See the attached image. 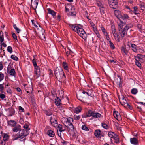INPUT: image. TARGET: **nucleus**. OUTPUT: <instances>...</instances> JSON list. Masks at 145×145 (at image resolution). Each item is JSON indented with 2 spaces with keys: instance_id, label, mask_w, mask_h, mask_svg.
Returning <instances> with one entry per match:
<instances>
[{
  "instance_id": "obj_50",
  "label": "nucleus",
  "mask_w": 145,
  "mask_h": 145,
  "mask_svg": "<svg viewBox=\"0 0 145 145\" xmlns=\"http://www.w3.org/2000/svg\"><path fill=\"white\" fill-rule=\"evenodd\" d=\"M97 4L99 7H100V8H101L103 7L102 3L100 1H97Z\"/></svg>"
},
{
  "instance_id": "obj_55",
  "label": "nucleus",
  "mask_w": 145,
  "mask_h": 145,
  "mask_svg": "<svg viewBox=\"0 0 145 145\" xmlns=\"http://www.w3.org/2000/svg\"><path fill=\"white\" fill-rule=\"evenodd\" d=\"M46 114L48 116L52 115V113L50 111H46L45 112Z\"/></svg>"
},
{
  "instance_id": "obj_60",
  "label": "nucleus",
  "mask_w": 145,
  "mask_h": 145,
  "mask_svg": "<svg viewBox=\"0 0 145 145\" xmlns=\"http://www.w3.org/2000/svg\"><path fill=\"white\" fill-rule=\"evenodd\" d=\"M3 67L2 62H0V70H2Z\"/></svg>"
},
{
  "instance_id": "obj_56",
  "label": "nucleus",
  "mask_w": 145,
  "mask_h": 145,
  "mask_svg": "<svg viewBox=\"0 0 145 145\" xmlns=\"http://www.w3.org/2000/svg\"><path fill=\"white\" fill-rule=\"evenodd\" d=\"M4 84V83H3L2 84H0V91H3L4 89V87L3 86V85Z\"/></svg>"
},
{
  "instance_id": "obj_44",
  "label": "nucleus",
  "mask_w": 145,
  "mask_h": 145,
  "mask_svg": "<svg viewBox=\"0 0 145 145\" xmlns=\"http://www.w3.org/2000/svg\"><path fill=\"white\" fill-rule=\"evenodd\" d=\"M7 51L10 53H11L12 52V47L10 46H8L7 48Z\"/></svg>"
},
{
  "instance_id": "obj_4",
  "label": "nucleus",
  "mask_w": 145,
  "mask_h": 145,
  "mask_svg": "<svg viewBox=\"0 0 145 145\" xmlns=\"http://www.w3.org/2000/svg\"><path fill=\"white\" fill-rule=\"evenodd\" d=\"M129 29V27L127 25L123 29H119V33L120 34V36L123 38L125 35H127V30Z\"/></svg>"
},
{
  "instance_id": "obj_48",
  "label": "nucleus",
  "mask_w": 145,
  "mask_h": 145,
  "mask_svg": "<svg viewBox=\"0 0 145 145\" xmlns=\"http://www.w3.org/2000/svg\"><path fill=\"white\" fill-rule=\"evenodd\" d=\"M109 42L110 43V46L111 48L113 49H114L115 48V47L113 44L110 40L109 41Z\"/></svg>"
},
{
  "instance_id": "obj_59",
  "label": "nucleus",
  "mask_w": 145,
  "mask_h": 145,
  "mask_svg": "<svg viewBox=\"0 0 145 145\" xmlns=\"http://www.w3.org/2000/svg\"><path fill=\"white\" fill-rule=\"evenodd\" d=\"M32 62H33V65L34 66V67H37V64L36 63V62L34 59H33V60Z\"/></svg>"
},
{
  "instance_id": "obj_41",
  "label": "nucleus",
  "mask_w": 145,
  "mask_h": 145,
  "mask_svg": "<svg viewBox=\"0 0 145 145\" xmlns=\"http://www.w3.org/2000/svg\"><path fill=\"white\" fill-rule=\"evenodd\" d=\"M63 65L65 70H67L68 69V66L66 62H63Z\"/></svg>"
},
{
  "instance_id": "obj_51",
  "label": "nucleus",
  "mask_w": 145,
  "mask_h": 145,
  "mask_svg": "<svg viewBox=\"0 0 145 145\" xmlns=\"http://www.w3.org/2000/svg\"><path fill=\"white\" fill-rule=\"evenodd\" d=\"M82 128L83 130H85L86 131H89V129L88 127H87L85 125H83L82 126Z\"/></svg>"
},
{
  "instance_id": "obj_7",
  "label": "nucleus",
  "mask_w": 145,
  "mask_h": 145,
  "mask_svg": "<svg viewBox=\"0 0 145 145\" xmlns=\"http://www.w3.org/2000/svg\"><path fill=\"white\" fill-rule=\"evenodd\" d=\"M119 101L121 104L124 107H127L129 105V104L127 103L125 97L122 96L121 97L119 98Z\"/></svg>"
},
{
  "instance_id": "obj_3",
  "label": "nucleus",
  "mask_w": 145,
  "mask_h": 145,
  "mask_svg": "<svg viewBox=\"0 0 145 145\" xmlns=\"http://www.w3.org/2000/svg\"><path fill=\"white\" fill-rule=\"evenodd\" d=\"M54 74L57 78L60 79L63 77V76L65 78V76L64 73L62 69L60 67H57L54 71Z\"/></svg>"
},
{
  "instance_id": "obj_22",
  "label": "nucleus",
  "mask_w": 145,
  "mask_h": 145,
  "mask_svg": "<svg viewBox=\"0 0 145 145\" xmlns=\"http://www.w3.org/2000/svg\"><path fill=\"white\" fill-rule=\"evenodd\" d=\"M119 22H120L119 23H118H118L119 27L118 28V30H119V29H123V24L124 23L123 21L121 20V19H119Z\"/></svg>"
},
{
  "instance_id": "obj_57",
  "label": "nucleus",
  "mask_w": 145,
  "mask_h": 145,
  "mask_svg": "<svg viewBox=\"0 0 145 145\" xmlns=\"http://www.w3.org/2000/svg\"><path fill=\"white\" fill-rule=\"evenodd\" d=\"M137 27L139 29L140 31L141 30L142 28V25L140 24H138L137 25Z\"/></svg>"
},
{
  "instance_id": "obj_16",
  "label": "nucleus",
  "mask_w": 145,
  "mask_h": 145,
  "mask_svg": "<svg viewBox=\"0 0 145 145\" xmlns=\"http://www.w3.org/2000/svg\"><path fill=\"white\" fill-rule=\"evenodd\" d=\"M7 72L9 73L10 75L13 76H15V71L14 69H12L10 71H9V67H8L7 68Z\"/></svg>"
},
{
  "instance_id": "obj_34",
  "label": "nucleus",
  "mask_w": 145,
  "mask_h": 145,
  "mask_svg": "<svg viewBox=\"0 0 145 145\" xmlns=\"http://www.w3.org/2000/svg\"><path fill=\"white\" fill-rule=\"evenodd\" d=\"M32 24L37 29H39L38 27L39 26L40 27L41 29H42V28L40 27V25H39V24H37V25H36L35 24L34 22V20H32Z\"/></svg>"
},
{
  "instance_id": "obj_24",
  "label": "nucleus",
  "mask_w": 145,
  "mask_h": 145,
  "mask_svg": "<svg viewBox=\"0 0 145 145\" xmlns=\"http://www.w3.org/2000/svg\"><path fill=\"white\" fill-rule=\"evenodd\" d=\"M101 131L100 130H96L95 131L94 135L97 137H99L101 135Z\"/></svg>"
},
{
  "instance_id": "obj_18",
  "label": "nucleus",
  "mask_w": 145,
  "mask_h": 145,
  "mask_svg": "<svg viewBox=\"0 0 145 145\" xmlns=\"http://www.w3.org/2000/svg\"><path fill=\"white\" fill-rule=\"evenodd\" d=\"M41 30L42 31L41 33H40L38 35V36L41 39L44 40L45 39V36L44 35V30L42 29Z\"/></svg>"
},
{
  "instance_id": "obj_29",
  "label": "nucleus",
  "mask_w": 145,
  "mask_h": 145,
  "mask_svg": "<svg viewBox=\"0 0 145 145\" xmlns=\"http://www.w3.org/2000/svg\"><path fill=\"white\" fill-rule=\"evenodd\" d=\"M101 114L99 113H95L94 112L93 117L96 118H99L101 117Z\"/></svg>"
},
{
  "instance_id": "obj_39",
  "label": "nucleus",
  "mask_w": 145,
  "mask_h": 145,
  "mask_svg": "<svg viewBox=\"0 0 145 145\" xmlns=\"http://www.w3.org/2000/svg\"><path fill=\"white\" fill-rule=\"evenodd\" d=\"M113 138H114V142L116 143L117 144L119 142V138L117 135L116 136H115Z\"/></svg>"
},
{
  "instance_id": "obj_14",
  "label": "nucleus",
  "mask_w": 145,
  "mask_h": 145,
  "mask_svg": "<svg viewBox=\"0 0 145 145\" xmlns=\"http://www.w3.org/2000/svg\"><path fill=\"white\" fill-rule=\"evenodd\" d=\"M51 123L54 127H56L57 125V121L54 118H53L52 117L50 118Z\"/></svg>"
},
{
  "instance_id": "obj_62",
  "label": "nucleus",
  "mask_w": 145,
  "mask_h": 145,
  "mask_svg": "<svg viewBox=\"0 0 145 145\" xmlns=\"http://www.w3.org/2000/svg\"><path fill=\"white\" fill-rule=\"evenodd\" d=\"M80 118V116H74V119L76 120H78Z\"/></svg>"
},
{
  "instance_id": "obj_10",
  "label": "nucleus",
  "mask_w": 145,
  "mask_h": 145,
  "mask_svg": "<svg viewBox=\"0 0 145 145\" xmlns=\"http://www.w3.org/2000/svg\"><path fill=\"white\" fill-rule=\"evenodd\" d=\"M112 31L113 34L115 39H117L118 40L119 39L115 27L114 25H113L111 26Z\"/></svg>"
},
{
  "instance_id": "obj_45",
  "label": "nucleus",
  "mask_w": 145,
  "mask_h": 145,
  "mask_svg": "<svg viewBox=\"0 0 145 145\" xmlns=\"http://www.w3.org/2000/svg\"><path fill=\"white\" fill-rule=\"evenodd\" d=\"M102 126L104 128L107 129L108 128V125L105 123H102Z\"/></svg>"
},
{
  "instance_id": "obj_28",
  "label": "nucleus",
  "mask_w": 145,
  "mask_h": 145,
  "mask_svg": "<svg viewBox=\"0 0 145 145\" xmlns=\"http://www.w3.org/2000/svg\"><path fill=\"white\" fill-rule=\"evenodd\" d=\"M108 135L110 137L112 138H113L115 136H116V135L114 133L112 132H109L108 133Z\"/></svg>"
},
{
  "instance_id": "obj_58",
  "label": "nucleus",
  "mask_w": 145,
  "mask_h": 145,
  "mask_svg": "<svg viewBox=\"0 0 145 145\" xmlns=\"http://www.w3.org/2000/svg\"><path fill=\"white\" fill-rule=\"evenodd\" d=\"M19 110L20 112H23L24 111V109L21 106L19 107Z\"/></svg>"
},
{
  "instance_id": "obj_35",
  "label": "nucleus",
  "mask_w": 145,
  "mask_h": 145,
  "mask_svg": "<svg viewBox=\"0 0 145 145\" xmlns=\"http://www.w3.org/2000/svg\"><path fill=\"white\" fill-rule=\"evenodd\" d=\"M82 109L80 107H77L75 108L74 110V112L75 113H78L80 112Z\"/></svg>"
},
{
  "instance_id": "obj_9",
  "label": "nucleus",
  "mask_w": 145,
  "mask_h": 145,
  "mask_svg": "<svg viewBox=\"0 0 145 145\" xmlns=\"http://www.w3.org/2000/svg\"><path fill=\"white\" fill-rule=\"evenodd\" d=\"M35 77L38 78L41 76L40 69L39 67H37L35 68Z\"/></svg>"
},
{
  "instance_id": "obj_47",
  "label": "nucleus",
  "mask_w": 145,
  "mask_h": 145,
  "mask_svg": "<svg viewBox=\"0 0 145 145\" xmlns=\"http://www.w3.org/2000/svg\"><path fill=\"white\" fill-rule=\"evenodd\" d=\"M135 64L136 65L138 66V67H140L141 66V63L139 62V61H140L139 60H135Z\"/></svg>"
},
{
  "instance_id": "obj_63",
  "label": "nucleus",
  "mask_w": 145,
  "mask_h": 145,
  "mask_svg": "<svg viewBox=\"0 0 145 145\" xmlns=\"http://www.w3.org/2000/svg\"><path fill=\"white\" fill-rule=\"evenodd\" d=\"M12 36L14 39H15L17 40V37L16 34L14 33H13L12 34Z\"/></svg>"
},
{
  "instance_id": "obj_42",
  "label": "nucleus",
  "mask_w": 145,
  "mask_h": 145,
  "mask_svg": "<svg viewBox=\"0 0 145 145\" xmlns=\"http://www.w3.org/2000/svg\"><path fill=\"white\" fill-rule=\"evenodd\" d=\"M137 89L136 88L133 89L131 91V93L133 94H136L137 93Z\"/></svg>"
},
{
  "instance_id": "obj_54",
  "label": "nucleus",
  "mask_w": 145,
  "mask_h": 145,
  "mask_svg": "<svg viewBox=\"0 0 145 145\" xmlns=\"http://www.w3.org/2000/svg\"><path fill=\"white\" fill-rule=\"evenodd\" d=\"M29 126L27 125H24L23 126V127L24 128V129L26 130H27L28 131H29L30 129L29 128Z\"/></svg>"
},
{
  "instance_id": "obj_33",
  "label": "nucleus",
  "mask_w": 145,
  "mask_h": 145,
  "mask_svg": "<svg viewBox=\"0 0 145 145\" xmlns=\"http://www.w3.org/2000/svg\"><path fill=\"white\" fill-rule=\"evenodd\" d=\"M120 12L118 10H115L114 11V14L115 15L116 17H117L118 18H119V16H120L121 15V14H120Z\"/></svg>"
},
{
  "instance_id": "obj_8",
  "label": "nucleus",
  "mask_w": 145,
  "mask_h": 145,
  "mask_svg": "<svg viewBox=\"0 0 145 145\" xmlns=\"http://www.w3.org/2000/svg\"><path fill=\"white\" fill-rule=\"evenodd\" d=\"M88 95L89 96L88 93L84 91H83L82 93L77 94V98L80 100V99L86 97Z\"/></svg>"
},
{
  "instance_id": "obj_43",
  "label": "nucleus",
  "mask_w": 145,
  "mask_h": 145,
  "mask_svg": "<svg viewBox=\"0 0 145 145\" xmlns=\"http://www.w3.org/2000/svg\"><path fill=\"white\" fill-rule=\"evenodd\" d=\"M11 58L16 61H18V58L15 55H11L10 57Z\"/></svg>"
},
{
  "instance_id": "obj_40",
  "label": "nucleus",
  "mask_w": 145,
  "mask_h": 145,
  "mask_svg": "<svg viewBox=\"0 0 145 145\" xmlns=\"http://www.w3.org/2000/svg\"><path fill=\"white\" fill-rule=\"evenodd\" d=\"M13 27L16 30L17 33H19V32L21 30L17 27V26L15 24H14V25Z\"/></svg>"
},
{
  "instance_id": "obj_6",
  "label": "nucleus",
  "mask_w": 145,
  "mask_h": 145,
  "mask_svg": "<svg viewBox=\"0 0 145 145\" xmlns=\"http://www.w3.org/2000/svg\"><path fill=\"white\" fill-rule=\"evenodd\" d=\"M73 120L72 118L69 117L68 118H64V124L66 127H69V125L71 124L73 122Z\"/></svg>"
},
{
  "instance_id": "obj_23",
  "label": "nucleus",
  "mask_w": 145,
  "mask_h": 145,
  "mask_svg": "<svg viewBox=\"0 0 145 145\" xmlns=\"http://www.w3.org/2000/svg\"><path fill=\"white\" fill-rule=\"evenodd\" d=\"M57 131L59 130V132H61L64 131L65 130V128H63L62 127V125L59 124L58 125L57 128Z\"/></svg>"
},
{
  "instance_id": "obj_37",
  "label": "nucleus",
  "mask_w": 145,
  "mask_h": 145,
  "mask_svg": "<svg viewBox=\"0 0 145 145\" xmlns=\"http://www.w3.org/2000/svg\"><path fill=\"white\" fill-rule=\"evenodd\" d=\"M15 110L13 108H11L10 109V114H9V116H12L15 113Z\"/></svg>"
},
{
  "instance_id": "obj_13",
  "label": "nucleus",
  "mask_w": 145,
  "mask_h": 145,
  "mask_svg": "<svg viewBox=\"0 0 145 145\" xmlns=\"http://www.w3.org/2000/svg\"><path fill=\"white\" fill-rule=\"evenodd\" d=\"M55 103L56 105L59 108L61 104V101L59 97H57L55 99Z\"/></svg>"
},
{
  "instance_id": "obj_36",
  "label": "nucleus",
  "mask_w": 145,
  "mask_h": 145,
  "mask_svg": "<svg viewBox=\"0 0 145 145\" xmlns=\"http://www.w3.org/2000/svg\"><path fill=\"white\" fill-rule=\"evenodd\" d=\"M9 136L7 134H5L3 137V140L4 141H7L9 139Z\"/></svg>"
},
{
  "instance_id": "obj_17",
  "label": "nucleus",
  "mask_w": 145,
  "mask_h": 145,
  "mask_svg": "<svg viewBox=\"0 0 145 145\" xmlns=\"http://www.w3.org/2000/svg\"><path fill=\"white\" fill-rule=\"evenodd\" d=\"M14 127V128L12 129V130L14 132H17L18 131H19V132L21 130V127L20 125H15V126Z\"/></svg>"
},
{
  "instance_id": "obj_32",
  "label": "nucleus",
  "mask_w": 145,
  "mask_h": 145,
  "mask_svg": "<svg viewBox=\"0 0 145 145\" xmlns=\"http://www.w3.org/2000/svg\"><path fill=\"white\" fill-rule=\"evenodd\" d=\"M131 44V47L133 48L132 50L134 52H136L137 51L136 48L137 47V46L134 44Z\"/></svg>"
},
{
  "instance_id": "obj_52",
  "label": "nucleus",
  "mask_w": 145,
  "mask_h": 145,
  "mask_svg": "<svg viewBox=\"0 0 145 145\" xmlns=\"http://www.w3.org/2000/svg\"><path fill=\"white\" fill-rule=\"evenodd\" d=\"M101 28L102 32L103 33L106 34H108L107 32L106 31L105 29L102 26L101 27Z\"/></svg>"
},
{
  "instance_id": "obj_53",
  "label": "nucleus",
  "mask_w": 145,
  "mask_h": 145,
  "mask_svg": "<svg viewBox=\"0 0 145 145\" xmlns=\"http://www.w3.org/2000/svg\"><path fill=\"white\" fill-rule=\"evenodd\" d=\"M4 74L1 72H0V82L2 80L4 79Z\"/></svg>"
},
{
  "instance_id": "obj_21",
  "label": "nucleus",
  "mask_w": 145,
  "mask_h": 145,
  "mask_svg": "<svg viewBox=\"0 0 145 145\" xmlns=\"http://www.w3.org/2000/svg\"><path fill=\"white\" fill-rule=\"evenodd\" d=\"M67 127V129L69 132L70 133L71 131H73L74 130V127L72 124V123L71 124L69 125V127Z\"/></svg>"
},
{
  "instance_id": "obj_5",
  "label": "nucleus",
  "mask_w": 145,
  "mask_h": 145,
  "mask_svg": "<svg viewBox=\"0 0 145 145\" xmlns=\"http://www.w3.org/2000/svg\"><path fill=\"white\" fill-rule=\"evenodd\" d=\"M110 7L113 9H116L118 7V1L117 0H108Z\"/></svg>"
},
{
  "instance_id": "obj_11",
  "label": "nucleus",
  "mask_w": 145,
  "mask_h": 145,
  "mask_svg": "<svg viewBox=\"0 0 145 145\" xmlns=\"http://www.w3.org/2000/svg\"><path fill=\"white\" fill-rule=\"evenodd\" d=\"M114 117L118 120H120L121 119V116L118 111H114Z\"/></svg>"
},
{
  "instance_id": "obj_64",
  "label": "nucleus",
  "mask_w": 145,
  "mask_h": 145,
  "mask_svg": "<svg viewBox=\"0 0 145 145\" xmlns=\"http://www.w3.org/2000/svg\"><path fill=\"white\" fill-rule=\"evenodd\" d=\"M123 15L125 20L127 19H128L129 18L128 15L126 14H123Z\"/></svg>"
},
{
  "instance_id": "obj_25",
  "label": "nucleus",
  "mask_w": 145,
  "mask_h": 145,
  "mask_svg": "<svg viewBox=\"0 0 145 145\" xmlns=\"http://www.w3.org/2000/svg\"><path fill=\"white\" fill-rule=\"evenodd\" d=\"M121 52L123 54H124L126 55H127L128 53V51L125 48V47L123 46L121 47Z\"/></svg>"
},
{
  "instance_id": "obj_26",
  "label": "nucleus",
  "mask_w": 145,
  "mask_h": 145,
  "mask_svg": "<svg viewBox=\"0 0 145 145\" xmlns=\"http://www.w3.org/2000/svg\"><path fill=\"white\" fill-rule=\"evenodd\" d=\"M47 10L48 11V13L49 14H51L53 16H54L55 15L56 12L54 10H51L50 8L47 9Z\"/></svg>"
},
{
  "instance_id": "obj_30",
  "label": "nucleus",
  "mask_w": 145,
  "mask_h": 145,
  "mask_svg": "<svg viewBox=\"0 0 145 145\" xmlns=\"http://www.w3.org/2000/svg\"><path fill=\"white\" fill-rule=\"evenodd\" d=\"M133 9L134 10L133 11L131 10V11L133 12L135 14H139V12L138 10V8L137 7L135 6L134 7Z\"/></svg>"
},
{
  "instance_id": "obj_61",
  "label": "nucleus",
  "mask_w": 145,
  "mask_h": 145,
  "mask_svg": "<svg viewBox=\"0 0 145 145\" xmlns=\"http://www.w3.org/2000/svg\"><path fill=\"white\" fill-rule=\"evenodd\" d=\"M5 95L1 93L0 94V98L2 99L5 98Z\"/></svg>"
},
{
  "instance_id": "obj_1",
  "label": "nucleus",
  "mask_w": 145,
  "mask_h": 145,
  "mask_svg": "<svg viewBox=\"0 0 145 145\" xmlns=\"http://www.w3.org/2000/svg\"><path fill=\"white\" fill-rule=\"evenodd\" d=\"M80 27L78 26L72 25L71 27L73 31L76 32L81 37L84 39L87 38V34L84 29L82 28V26L80 25H79Z\"/></svg>"
},
{
  "instance_id": "obj_12",
  "label": "nucleus",
  "mask_w": 145,
  "mask_h": 145,
  "mask_svg": "<svg viewBox=\"0 0 145 145\" xmlns=\"http://www.w3.org/2000/svg\"><path fill=\"white\" fill-rule=\"evenodd\" d=\"M134 58L135 60H138L140 61L141 60H142L143 58H145V55L138 54H137V56H135Z\"/></svg>"
},
{
  "instance_id": "obj_38",
  "label": "nucleus",
  "mask_w": 145,
  "mask_h": 145,
  "mask_svg": "<svg viewBox=\"0 0 145 145\" xmlns=\"http://www.w3.org/2000/svg\"><path fill=\"white\" fill-rule=\"evenodd\" d=\"M38 4V2L36 0L34 2L33 4V7L34 9H35L37 8Z\"/></svg>"
},
{
  "instance_id": "obj_20",
  "label": "nucleus",
  "mask_w": 145,
  "mask_h": 145,
  "mask_svg": "<svg viewBox=\"0 0 145 145\" xmlns=\"http://www.w3.org/2000/svg\"><path fill=\"white\" fill-rule=\"evenodd\" d=\"M94 112L90 110H88V112L86 113V116H85L84 117L83 116L82 117L83 118H86L87 117H89L91 116H93V114Z\"/></svg>"
},
{
  "instance_id": "obj_15",
  "label": "nucleus",
  "mask_w": 145,
  "mask_h": 145,
  "mask_svg": "<svg viewBox=\"0 0 145 145\" xmlns=\"http://www.w3.org/2000/svg\"><path fill=\"white\" fill-rule=\"evenodd\" d=\"M130 142L132 144L135 145H138V140L135 138H131L130 139Z\"/></svg>"
},
{
  "instance_id": "obj_27",
  "label": "nucleus",
  "mask_w": 145,
  "mask_h": 145,
  "mask_svg": "<svg viewBox=\"0 0 145 145\" xmlns=\"http://www.w3.org/2000/svg\"><path fill=\"white\" fill-rule=\"evenodd\" d=\"M47 133L49 136L51 137H53L54 136L55 134L54 132L51 130H48Z\"/></svg>"
},
{
  "instance_id": "obj_2",
  "label": "nucleus",
  "mask_w": 145,
  "mask_h": 145,
  "mask_svg": "<svg viewBox=\"0 0 145 145\" xmlns=\"http://www.w3.org/2000/svg\"><path fill=\"white\" fill-rule=\"evenodd\" d=\"M29 131H28L27 130L23 129L22 130H20L19 132V134L16 135L14 136V140H16L18 138H19V140L20 141L25 139V137L27 136L29 134Z\"/></svg>"
},
{
  "instance_id": "obj_49",
  "label": "nucleus",
  "mask_w": 145,
  "mask_h": 145,
  "mask_svg": "<svg viewBox=\"0 0 145 145\" xmlns=\"http://www.w3.org/2000/svg\"><path fill=\"white\" fill-rule=\"evenodd\" d=\"M100 12L101 14H105L104 8V7L101 8H100Z\"/></svg>"
},
{
  "instance_id": "obj_31",
  "label": "nucleus",
  "mask_w": 145,
  "mask_h": 145,
  "mask_svg": "<svg viewBox=\"0 0 145 145\" xmlns=\"http://www.w3.org/2000/svg\"><path fill=\"white\" fill-rule=\"evenodd\" d=\"M75 8L74 7H71V15L72 16H75L76 15V13L74 11Z\"/></svg>"
},
{
  "instance_id": "obj_19",
  "label": "nucleus",
  "mask_w": 145,
  "mask_h": 145,
  "mask_svg": "<svg viewBox=\"0 0 145 145\" xmlns=\"http://www.w3.org/2000/svg\"><path fill=\"white\" fill-rule=\"evenodd\" d=\"M7 123L8 125L12 126L13 127L15 126L16 124V122L15 121L13 120L8 121Z\"/></svg>"
},
{
  "instance_id": "obj_46",
  "label": "nucleus",
  "mask_w": 145,
  "mask_h": 145,
  "mask_svg": "<svg viewBox=\"0 0 145 145\" xmlns=\"http://www.w3.org/2000/svg\"><path fill=\"white\" fill-rule=\"evenodd\" d=\"M119 17V18H118L119 20L120 19H121L122 21H123V22L124 23H125L126 22V20L125 19V18L123 16V15H121Z\"/></svg>"
}]
</instances>
